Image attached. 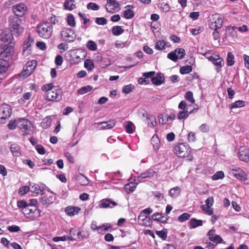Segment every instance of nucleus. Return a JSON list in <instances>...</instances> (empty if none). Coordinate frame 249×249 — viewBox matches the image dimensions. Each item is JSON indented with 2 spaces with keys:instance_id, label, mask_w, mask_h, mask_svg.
<instances>
[{
  "instance_id": "1",
  "label": "nucleus",
  "mask_w": 249,
  "mask_h": 249,
  "mask_svg": "<svg viewBox=\"0 0 249 249\" xmlns=\"http://www.w3.org/2000/svg\"><path fill=\"white\" fill-rule=\"evenodd\" d=\"M36 31L39 36L48 39L52 35L53 26L49 22H41L37 26Z\"/></svg>"
},
{
  "instance_id": "2",
  "label": "nucleus",
  "mask_w": 249,
  "mask_h": 249,
  "mask_svg": "<svg viewBox=\"0 0 249 249\" xmlns=\"http://www.w3.org/2000/svg\"><path fill=\"white\" fill-rule=\"evenodd\" d=\"M21 20L18 17H13L9 19V29L13 35L19 36L23 32L21 26Z\"/></svg>"
},
{
  "instance_id": "3",
  "label": "nucleus",
  "mask_w": 249,
  "mask_h": 249,
  "mask_svg": "<svg viewBox=\"0 0 249 249\" xmlns=\"http://www.w3.org/2000/svg\"><path fill=\"white\" fill-rule=\"evenodd\" d=\"M174 152L178 157L184 158L190 155L191 148L187 143H180L174 147Z\"/></svg>"
},
{
  "instance_id": "4",
  "label": "nucleus",
  "mask_w": 249,
  "mask_h": 249,
  "mask_svg": "<svg viewBox=\"0 0 249 249\" xmlns=\"http://www.w3.org/2000/svg\"><path fill=\"white\" fill-rule=\"evenodd\" d=\"M40 188L41 189V191H42L41 194H45V195L41 197V202L43 205L48 207L50 204H52L53 202V201L55 200V196L53 192H51L49 190V188H45L46 189H46L47 193H46V192H44V191L45 190L44 188Z\"/></svg>"
},
{
  "instance_id": "5",
  "label": "nucleus",
  "mask_w": 249,
  "mask_h": 249,
  "mask_svg": "<svg viewBox=\"0 0 249 249\" xmlns=\"http://www.w3.org/2000/svg\"><path fill=\"white\" fill-rule=\"evenodd\" d=\"M12 109L11 107L6 104H3L0 106V124L6 122L11 115Z\"/></svg>"
},
{
  "instance_id": "6",
  "label": "nucleus",
  "mask_w": 249,
  "mask_h": 249,
  "mask_svg": "<svg viewBox=\"0 0 249 249\" xmlns=\"http://www.w3.org/2000/svg\"><path fill=\"white\" fill-rule=\"evenodd\" d=\"M60 36L62 40L67 42H73L76 36L74 30L69 28H63Z\"/></svg>"
},
{
  "instance_id": "7",
  "label": "nucleus",
  "mask_w": 249,
  "mask_h": 249,
  "mask_svg": "<svg viewBox=\"0 0 249 249\" xmlns=\"http://www.w3.org/2000/svg\"><path fill=\"white\" fill-rule=\"evenodd\" d=\"M70 53L72 57L71 61L74 64H78L87 55L86 52L82 49L71 50Z\"/></svg>"
},
{
  "instance_id": "8",
  "label": "nucleus",
  "mask_w": 249,
  "mask_h": 249,
  "mask_svg": "<svg viewBox=\"0 0 249 249\" xmlns=\"http://www.w3.org/2000/svg\"><path fill=\"white\" fill-rule=\"evenodd\" d=\"M210 27L212 30H218L221 28L223 25V18L219 14H214L212 16Z\"/></svg>"
},
{
  "instance_id": "9",
  "label": "nucleus",
  "mask_w": 249,
  "mask_h": 249,
  "mask_svg": "<svg viewBox=\"0 0 249 249\" xmlns=\"http://www.w3.org/2000/svg\"><path fill=\"white\" fill-rule=\"evenodd\" d=\"M3 45L0 49V56L1 58H8L11 56L14 53V47L12 45Z\"/></svg>"
},
{
  "instance_id": "10",
  "label": "nucleus",
  "mask_w": 249,
  "mask_h": 249,
  "mask_svg": "<svg viewBox=\"0 0 249 249\" xmlns=\"http://www.w3.org/2000/svg\"><path fill=\"white\" fill-rule=\"evenodd\" d=\"M156 174V172L152 169H149L145 172L142 173L140 176H138L137 178L134 179L135 185H138L139 182H142V179L150 178L153 177Z\"/></svg>"
},
{
  "instance_id": "11",
  "label": "nucleus",
  "mask_w": 249,
  "mask_h": 249,
  "mask_svg": "<svg viewBox=\"0 0 249 249\" xmlns=\"http://www.w3.org/2000/svg\"><path fill=\"white\" fill-rule=\"evenodd\" d=\"M209 61H212L213 64L216 66V71L217 72H219L221 68L224 65V61L219 55H215V56H211L208 58Z\"/></svg>"
},
{
  "instance_id": "12",
  "label": "nucleus",
  "mask_w": 249,
  "mask_h": 249,
  "mask_svg": "<svg viewBox=\"0 0 249 249\" xmlns=\"http://www.w3.org/2000/svg\"><path fill=\"white\" fill-rule=\"evenodd\" d=\"M46 99L49 101L60 100L61 98V91L60 90H49L45 95Z\"/></svg>"
},
{
  "instance_id": "13",
  "label": "nucleus",
  "mask_w": 249,
  "mask_h": 249,
  "mask_svg": "<svg viewBox=\"0 0 249 249\" xmlns=\"http://www.w3.org/2000/svg\"><path fill=\"white\" fill-rule=\"evenodd\" d=\"M18 124L19 128L23 131H25L24 135H28L29 133L26 132L30 129L31 127V123L28 120L24 118H19L18 120Z\"/></svg>"
},
{
  "instance_id": "14",
  "label": "nucleus",
  "mask_w": 249,
  "mask_h": 249,
  "mask_svg": "<svg viewBox=\"0 0 249 249\" xmlns=\"http://www.w3.org/2000/svg\"><path fill=\"white\" fill-rule=\"evenodd\" d=\"M34 42V39L29 36L27 39L25 40L23 45L22 54L24 56H27L31 53V46Z\"/></svg>"
},
{
  "instance_id": "15",
  "label": "nucleus",
  "mask_w": 249,
  "mask_h": 249,
  "mask_svg": "<svg viewBox=\"0 0 249 249\" xmlns=\"http://www.w3.org/2000/svg\"><path fill=\"white\" fill-rule=\"evenodd\" d=\"M27 10V7L23 3H20L13 7V11L15 15L18 17L23 16Z\"/></svg>"
},
{
  "instance_id": "16",
  "label": "nucleus",
  "mask_w": 249,
  "mask_h": 249,
  "mask_svg": "<svg viewBox=\"0 0 249 249\" xmlns=\"http://www.w3.org/2000/svg\"><path fill=\"white\" fill-rule=\"evenodd\" d=\"M24 215L29 218L30 216H38L40 215L39 211L37 209V207H30L29 206L24 211H22Z\"/></svg>"
},
{
  "instance_id": "17",
  "label": "nucleus",
  "mask_w": 249,
  "mask_h": 249,
  "mask_svg": "<svg viewBox=\"0 0 249 249\" xmlns=\"http://www.w3.org/2000/svg\"><path fill=\"white\" fill-rule=\"evenodd\" d=\"M120 4L115 0H107L106 9L108 13H114L116 9L119 8Z\"/></svg>"
},
{
  "instance_id": "18",
  "label": "nucleus",
  "mask_w": 249,
  "mask_h": 249,
  "mask_svg": "<svg viewBox=\"0 0 249 249\" xmlns=\"http://www.w3.org/2000/svg\"><path fill=\"white\" fill-rule=\"evenodd\" d=\"M117 205V203L109 198H105L100 202L99 207L101 208H112Z\"/></svg>"
},
{
  "instance_id": "19",
  "label": "nucleus",
  "mask_w": 249,
  "mask_h": 249,
  "mask_svg": "<svg viewBox=\"0 0 249 249\" xmlns=\"http://www.w3.org/2000/svg\"><path fill=\"white\" fill-rule=\"evenodd\" d=\"M13 35L11 33H7L6 31L2 32L0 35V40L6 45H10L12 43Z\"/></svg>"
},
{
  "instance_id": "20",
  "label": "nucleus",
  "mask_w": 249,
  "mask_h": 249,
  "mask_svg": "<svg viewBox=\"0 0 249 249\" xmlns=\"http://www.w3.org/2000/svg\"><path fill=\"white\" fill-rule=\"evenodd\" d=\"M138 219L140 224L145 226H149L152 223V220L150 217L146 216L143 214V213L139 214Z\"/></svg>"
},
{
  "instance_id": "21",
  "label": "nucleus",
  "mask_w": 249,
  "mask_h": 249,
  "mask_svg": "<svg viewBox=\"0 0 249 249\" xmlns=\"http://www.w3.org/2000/svg\"><path fill=\"white\" fill-rule=\"evenodd\" d=\"M29 191L36 194H41L42 192L40 188H19L18 193L20 196H22Z\"/></svg>"
},
{
  "instance_id": "22",
  "label": "nucleus",
  "mask_w": 249,
  "mask_h": 249,
  "mask_svg": "<svg viewBox=\"0 0 249 249\" xmlns=\"http://www.w3.org/2000/svg\"><path fill=\"white\" fill-rule=\"evenodd\" d=\"M125 8L128 9L124 10L123 12L124 17L126 19H131L134 17L135 13L132 8L133 6L131 5H127L125 7Z\"/></svg>"
},
{
  "instance_id": "23",
  "label": "nucleus",
  "mask_w": 249,
  "mask_h": 249,
  "mask_svg": "<svg viewBox=\"0 0 249 249\" xmlns=\"http://www.w3.org/2000/svg\"><path fill=\"white\" fill-rule=\"evenodd\" d=\"M239 171L240 173H238V174H233V176L240 180L244 181L245 184L249 185V176L247 178L246 174L243 170H239Z\"/></svg>"
},
{
  "instance_id": "24",
  "label": "nucleus",
  "mask_w": 249,
  "mask_h": 249,
  "mask_svg": "<svg viewBox=\"0 0 249 249\" xmlns=\"http://www.w3.org/2000/svg\"><path fill=\"white\" fill-rule=\"evenodd\" d=\"M164 81V77L162 73H158L156 76L151 78L152 83L155 85L159 86L161 85Z\"/></svg>"
},
{
  "instance_id": "25",
  "label": "nucleus",
  "mask_w": 249,
  "mask_h": 249,
  "mask_svg": "<svg viewBox=\"0 0 249 249\" xmlns=\"http://www.w3.org/2000/svg\"><path fill=\"white\" fill-rule=\"evenodd\" d=\"M80 210L81 209L78 207L69 206L66 208L65 212L67 215L73 216L77 214Z\"/></svg>"
},
{
  "instance_id": "26",
  "label": "nucleus",
  "mask_w": 249,
  "mask_h": 249,
  "mask_svg": "<svg viewBox=\"0 0 249 249\" xmlns=\"http://www.w3.org/2000/svg\"><path fill=\"white\" fill-rule=\"evenodd\" d=\"M115 124V121L110 120L108 122H103L99 124L102 129H108L112 128Z\"/></svg>"
},
{
  "instance_id": "27",
  "label": "nucleus",
  "mask_w": 249,
  "mask_h": 249,
  "mask_svg": "<svg viewBox=\"0 0 249 249\" xmlns=\"http://www.w3.org/2000/svg\"><path fill=\"white\" fill-rule=\"evenodd\" d=\"M151 143L153 146V149L155 151H157L160 146V141L158 137V136L154 135L151 139Z\"/></svg>"
},
{
  "instance_id": "28",
  "label": "nucleus",
  "mask_w": 249,
  "mask_h": 249,
  "mask_svg": "<svg viewBox=\"0 0 249 249\" xmlns=\"http://www.w3.org/2000/svg\"><path fill=\"white\" fill-rule=\"evenodd\" d=\"M9 63L7 60L0 59V73L5 72L9 67Z\"/></svg>"
},
{
  "instance_id": "29",
  "label": "nucleus",
  "mask_w": 249,
  "mask_h": 249,
  "mask_svg": "<svg viewBox=\"0 0 249 249\" xmlns=\"http://www.w3.org/2000/svg\"><path fill=\"white\" fill-rule=\"evenodd\" d=\"M203 221L202 220H198L195 218H191L190 220V225L191 228H196L203 225Z\"/></svg>"
},
{
  "instance_id": "30",
  "label": "nucleus",
  "mask_w": 249,
  "mask_h": 249,
  "mask_svg": "<svg viewBox=\"0 0 249 249\" xmlns=\"http://www.w3.org/2000/svg\"><path fill=\"white\" fill-rule=\"evenodd\" d=\"M10 150L14 156L19 157L20 155V153L19 152V147L17 144H12L10 147Z\"/></svg>"
},
{
  "instance_id": "31",
  "label": "nucleus",
  "mask_w": 249,
  "mask_h": 249,
  "mask_svg": "<svg viewBox=\"0 0 249 249\" xmlns=\"http://www.w3.org/2000/svg\"><path fill=\"white\" fill-rule=\"evenodd\" d=\"M52 120L50 116H47L42 120L41 125L44 129L48 128L51 125Z\"/></svg>"
},
{
  "instance_id": "32",
  "label": "nucleus",
  "mask_w": 249,
  "mask_h": 249,
  "mask_svg": "<svg viewBox=\"0 0 249 249\" xmlns=\"http://www.w3.org/2000/svg\"><path fill=\"white\" fill-rule=\"evenodd\" d=\"M190 114L191 112L188 110H182L178 113L177 118L179 120L186 119Z\"/></svg>"
},
{
  "instance_id": "33",
  "label": "nucleus",
  "mask_w": 249,
  "mask_h": 249,
  "mask_svg": "<svg viewBox=\"0 0 249 249\" xmlns=\"http://www.w3.org/2000/svg\"><path fill=\"white\" fill-rule=\"evenodd\" d=\"M180 193V188H172L169 192V196L172 198H176Z\"/></svg>"
},
{
  "instance_id": "34",
  "label": "nucleus",
  "mask_w": 249,
  "mask_h": 249,
  "mask_svg": "<svg viewBox=\"0 0 249 249\" xmlns=\"http://www.w3.org/2000/svg\"><path fill=\"white\" fill-rule=\"evenodd\" d=\"M245 106V102L242 100H238L230 105L229 107L231 109L235 108L241 107Z\"/></svg>"
},
{
  "instance_id": "35",
  "label": "nucleus",
  "mask_w": 249,
  "mask_h": 249,
  "mask_svg": "<svg viewBox=\"0 0 249 249\" xmlns=\"http://www.w3.org/2000/svg\"><path fill=\"white\" fill-rule=\"evenodd\" d=\"M84 67L88 71H92L94 68L93 61L90 59H86L84 62Z\"/></svg>"
},
{
  "instance_id": "36",
  "label": "nucleus",
  "mask_w": 249,
  "mask_h": 249,
  "mask_svg": "<svg viewBox=\"0 0 249 249\" xmlns=\"http://www.w3.org/2000/svg\"><path fill=\"white\" fill-rule=\"evenodd\" d=\"M74 2L73 0H66L64 3L65 8L69 10L73 9L75 7Z\"/></svg>"
},
{
  "instance_id": "37",
  "label": "nucleus",
  "mask_w": 249,
  "mask_h": 249,
  "mask_svg": "<svg viewBox=\"0 0 249 249\" xmlns=\"http://www.w3.org/2000/svg\"><path fill=\"white\" fill-rule=\"evenodd\" d=\"M34 71L33 70V68H29L26 67V69H24L20 72V77L22 76L23 78L27 77L31 75Z\"/></svg>"
},
{
  "instance_id": "38",
  "label": "nucleus",
  "mask_w": 249,
  "mask_h": 249,
  "mask_svg": "<svg viewBox=\"0 0 249 249\" xmlns=\"http://www.w3.org/2000/svg\"><path fill=\"white\" fill-rule=\"evenodd\" d=\"M192 71V67L191 65H187L181 67L180 68L179 72L182 74H185L190 73Z\"/></svg>"
},
{
  "instance_id": "39",
  "label": "nucleus",
  "mask_w": 249,
  "mask_h": 249,
  "mask_svg": "<svg viewBox=\"0 0 249 249\" xmlns=\"http://www.w3.org/2000/svg\"><path fill=\"white\" fill-rule=\"evenodd\" d=\"M112 32L115 36H119L124 32V30L120 26H115L112 29Z\"/></svg>"
},
{
  "instance_id": "40",
  "label": "nucleus",
  "mask_w": 249,
  "mask_h": 249,
  "mask_svg": "<svg viewBox=\"0 0 249 249\" xmlns=\"http://www.w3.org/2000/svg\"><path fill=\"white\" fill-rule=\"evenodd\" d=\"M166 45V42L163 40H158L155 44V49L158 50H161L165 48V46Z\"/></svg>"
},
{
  "instance_id": "41",
  "label": "nucleus",
  "mask_w": 249,
  "mask_h": 249,
  "mask_svg": "<svg viewBox=\"0 0 249 249\" xmlns=\"http://www.w3.org/2000/svg\"><path fill=\"white\" fill-rule=\"evenodd\" d=\"M227 65L231 66L234 64V57L231 52H229L227 58Z\"/></svg>"
},
{
  "instance_id": "42",
  "label": "nucleus",
  "mask_w": 249,
  "mask_h": 249,
  "mask_svg": "<svg viewBox=\"0 0 249 249\" xmlns=\"http://www.w3.org/2000/svg\"><path fill=\"white\" fill-rule=\"evenodd\" d=\"M78 181L79 183L82 186H86L89 183L88 179L83 175H80L78 177Z\"/></svg>"
},
{
  "instance_id": "43",
  "label": "nucleus",
  "mask_w": 249,
  "mask_h": 249,
  "mask_svg": "<svg viewBox=\"0 0 249 249\" xmlns=\"http://www.w3.org/2000/svg\"><path fill=\"white\" fill-rule=\"evenodd\" d=\"M67 22L68 25L71 27L75 26V18L73 15L69 14L67 17Z\"/></svg>"
},
{
  "instance_id": "44",
  "label": "nucleus",
  "mask_w": 249,
  "mask_h": 249,
  "mask_svg": "<svg viewBox=\"0 0 249 249\" xmlns=\"http://www.w3.org/2000/svg\"><path fill=\"white\" fill-rule=\"evenodd\" d=\"M78 232L75 229H71L69 233V236H67V240H69L71 241H74L76 240L77 239L74 237V236L77 235V233Z\"/></svg>"
},
{
  "instance_id": "45",
  "label": "nucleus",
  "mask_w": 249,
  "mask_h": 249,
  "mask_svg": "<svg viewBox=\"0 0 249 249\" xmlns=\"http://www.w3.org/2000/svg\"><path fill=\"white\" fill-rule=\"evenodd\" d=\"M92 89V87L90 86H84L80 89H79L77 91L79 94H84L86 93L89 91H90Z\"/></svg>"
},
{
  "instance_id": "46",
  "label": "nucleus",
  "mask_w": 249,
  "mask_h": 249,
  "mask_svg": "<svg viewBox=\"0 0 249 249\" xmlns=\"http://www.w3.org/2000/svg\"><path fill=\"white\" fill-rule=\"evenodd\" d=\"M146 119L147 120H150V122H148V124L151 126V127H154L157 124V122H156V118L153 116V115H148L147 117H146Z\"/></svg>"
},
{
  "instance_id": "47",
  "label": "nucleus",
  "mask_w": 249,
  "mask_h": 249,
  "mask_svg": "<svg viewBox=\"0 0 249 249\" xmlns=\"http://www.w3.org/2000/svg\"><path fill=\"white\" fill-rule=\"evenodd\" d=\"M224 177V173L222 171L216 172L212 177V178L213 180L222 179Z\"/></svg>"
},
{
  "instance_id": "48",
  "label": "nucleus",
  "mask_w": 249,
  "mask_h": 249,
  "mask_svg": "<svg viewBox=\"0 0 249 249\" xmlns=\"http://www.w3.org/2000/svg\"><path fill=\"white\" fill-rule=\"evenodd\" d=\"M225 32L224 39L227 37L229 34H230L232 36H234L236 33L234 31V28L231 27H227L225 29Z\"/></svg>"
},
{
  "instance_id": "49",
  "label": "nucleus",
  "mask_w": 249,
  "mask_h": 249,
  "mask_svg": "<svg viewBox=\"0 0 249 249\" xmlns=\"http://www.w3.org/2000/svg\"><path fill=\"white\" fill-rule=\"evenodd\" d=\"M134 124L131 122H129L125 125V131L127 133L132 134L134 132Z\"/></svg>"
},
{
  "instance_id": "50",
  "label": "nucleus",
  "mask_w": 249,
  "mask_h": 249,
  "mask_svg": "<svg viewBox=\"0 0 249 249\" xmlns=\"http://www.w3.org/2000/svg\"><path fill=\"white\" fill-rule=\"evenodd\" d=\"M175 53H176V54H177L178 56V59H182L184 57V55L185 54V52L184 49L183 48H177L175 50Z\"/></svg>"
},
{
  "instance_id": "51",
  "label": "nucleus",
  "mask_w": 249,
  "mask_h": 249,
  "mask_svg": "<svg viewBox=\"0 0 249 249\" xmlns=\"http://www.w3.org/2000/svg\"><path fill=\"white\" fill-rule=\"evenodd\" d=\"M185 98L187 101H188L189 102H191L192 104L195 102V100L194 99L193 97V93L192 91H189L186 92L185 95Z\"/></svg>"
},
{
  "instance_id": "52",
  "label": "nucleus",
  "mask_w": 249,
  "mask_h": 249,
  "mask_svg": "<svg viewBox=\"0 0 249 249\" xmlns=\"http://www.w3.org/2000/svg\"><path fill=\"white\" fill-rule=\"evenodd\" d=\"M87 47L89 50L93 51H96L97 49L96 44L92 40H89L88 41L87 43Z\"/></svg>"
},
{
  "instance_id": "53",
  "label": "nucleus",
  "mask_w": 249,
  "mask_h": 249,
  "mask_svg": "<svg viewBox=\"0 0 249 249\" xmlns=\"http://www.w3.org/2000/svg\"><path fill=\"white\" fill-rule=\"evenodd\" d=\"M134 88V86L132 84H129L124 86L122 89L123 93L128 94L130 93Z\"/></svg>"
},
{
  "instance_id": "54",
  "label": "nucleus",
  "mask_w": 249,
  "mask_h": 249,
  "mask_svg": "<svg viewBox=\"0 0 249 249\" xmlns=\"http://www.w3.org/2000/svg\"><path fill=\"white\" fill-rule=\"evenodd\" d=\"M89 234L87 232L84 231H78L77 233V239L79 241L82 240L84 238L88 237Z\"/></svg>"
},
{
  "instance_id": "55",
  "label": "nucleus",
  "mask_w": 249,
  "mask_h": 249,
  "mask_svg": "<svg viewBox=\"0 0 249 249\" xmlns=\"http://www.w3.org/2000/svg\"><path fill=\"white\" fill-rule=\"evenodd\" d=\"M17 206L19 208L22 209V211H24V210L29 206L28 205V203L24 200L18 201Z\"/></svg>"
},
{
  "instance_id": "56",
  "label": "nucleus",
  "mask_w": 249,
  "mask_h": 249,
  "mask_svg": "<svg viewBox=\"0 0 249 249\" xmlns=\"http://www.w3.org/2000/svg\"><path fill=\"white\" fill-rule=\"evenodd\" d=\"M239 170H243L242 169L238 167H236L234 165H232L230 168V173L231 175L233 176V174H238L239 173Z\"/></svg>"
},
{
  "instance_id": "57",
  "label": "nucleus",
  "mask_w": 249,
  "mask_h": 249,
  "mask_svg": "<svg viewBox=\"0 0 249 249\" xmlns=\"http://www.w3.org/2000/svg\"><path fill=\"white\" fill-rule=\"evenodd\" d=\"M190 217V214L188 213H183L182 214H181L180 216L178 217V220L179 222H182L186 221L187 220L189 219Z\"/></svg>"
},
{
  "instance_id": "58",
  "label": "nucleus",
  "mask_w": 249,
  "mask_h": 249,
  "mask_svg": "<svg viewBox=\"0 0 249 249\" xmlns=\"http://www.w3.org/2000/svg\"><path fill=\"white\" fill-rule=\"evenodd\" d=\"M167 57L168 58L171 59V60L174 62H176L178 59V56L176 54V53H175V51L169 53L167 54Z\"/></svg>"
},
{
  "instance_id": "59",
  "label": "nucleus",
  "mask_w": 249,
  "mask_h": 249,
  "mask_svg": "<svg viewBox=\"0 0 249 249\" xmlns=\"http://www.w3.org/2000/svg\"><path fill=\"white\" fill-rule=\"evenodd\" d=\"M87 8L89 10L96 11L99 9V6L95 3L90 2L87 4Z\"/></svg>"
},
{
  "instance_id": "60",
  "label": "nucleus",
  "mask_w": 249,
  "mask_h": 249,
  "mask_svg": "<svg viewBox=\"0 0 249 249\" xmlns=\"http://www.w3.org/2000/svg\"><path fill=\"white\" fill-rule=\"evenodd\" d=\"M163 217L162 213H156L152 215L151 218L154 221H160V219H162Z\"/></svg>"
},
{
  "instance_id": "61",
  "label": "nucleus",
  "mask_w": 249,
  "mask_h": 249,
  "mask_svg": "<svg viewBox=\"0 0 249 249\" xmlns=\"http://www.w3.org/2000/svg\"><path fill=\"white\" fill-rule=\"evenodd\" d=\"M209 239L210 241L216 242V243H220L223 241L222 238L218 235H215L214 236L210 237H209Z\"/></svg>"
},
{
  "instance_id": "62",
  "label": "nucleus",
  "mask_w": 249,
  "mask_h": 249,
  "mask_svg": "<svg viewBox=\"0 0 249 249\" xmlns=\"http://www.w3.org/2000/svg\"><path fill=\"white\" fill-rule=\"evenodd\" d=\"M36 66V61L33 60L32 61H28L26 64V67L29 68H33V70H35Z\"/></svg>"
},
{
  "instance_id": "63",
  "label": "nucleus",
  "mask_w": 249,
  "mask_h": 249,
  "mask_svg": "<svg viewBox=\"0 0 249 249\" xmlns=\"http://www.w3.org/2000/svg\"><path fill=\"white\" fill-rule=\"evenodd\" d=\"M95 22L98 25H104L107 24V20L105 18H97L95 19Z\"/></svg>"
},
{
  "instance_id": "64",
  "label": "nucleus",
  "mask_w": 249,
  "mask_h": 249,
  "mask_svg": "<svg viewBox=\"0 0 249 249\" xmlns=\"http://www.w3.org/2000/svg\"><path fill=\"white\" fill-rule=\"evenodd\" d=\"M156 233L157 235L159 236L160 238H161L163 240H165L167 238V233L164 231H156Z\"/></svg>"
}]
</instances>
